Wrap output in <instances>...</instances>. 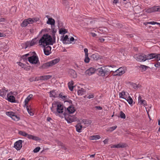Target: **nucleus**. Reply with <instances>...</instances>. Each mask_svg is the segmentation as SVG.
I'll return each mask as SVG.
<instances>
[{"instance_id":"obj_5","label":"nucleus","mask_w":160,"mask_h":160,"mask_svg":"<svg viewBox=\"0 0 160 160\" xmlns=\"http://www.w3.org/2000/svg\"><path fill=\"white\" fill-rule=\"evenodd\" d=\"M126 70V67H122L115 71L111 70L110 72H113L115 73L113 76H121L125 72Z\"/></svg>"},{"instance_id":"obj_55","label":"nucleus","mask_w":160,"mask_h":160,"mask_svg":"<svg viewBox=\"0 0 160 160\" xmlns=\"http://www.w3.org/2000/svg\"><path fill=\"white\" fill-rule=\"evenodd\" d=\"M94 97V95L93 94L89 95L87 97V98L88 99H91L93 98Z\"/></svg>"},{"instance_id":"obj_50","label":"nucleus","mask_w":160,"mask_h":160,"mask_svg":"<svg viewBox=\"0 0 160 160\" xmlns=\"http://www.w3.org/2000/svg\"><path fill=\"white\" fill-rule=\"evenodd\" d=\"M85 69L86 68L84 66L82 65H79V68L78 70L79 71L80 70H85Z\"/></svg>"},{"instance_id":"obj_48","label":"nucleus","mask_w":160,"mask_h":160,"mask_svg":"<svg viewBox=\"0 0 160 160\" xmlns=\"http://www.w3.org/2000/svg\"><path fill=\"white\" fill-rule=\"evenodd\" d=\"M90 61V59L88 57V55L87 56H85V58L84 60V61L86 63H88Z\"/></svg>"},{"instance_id":"obj_40","label":"nucleus","mask_w":160,"mask_h":160,"mask_svg":"<svg viewBox=\"0 0 160 160\" xmlns=\"http://www.w3.org/2000/svg\"><path fill=\"white\" fill-rule=\"evenodd\" d=\"M58 97L62 98L63 100H65L67 98V96L63 95V93H61L59 94Z\"/></svg>"},{"instance_id":"obj_8","label":"nucleus","mask_w":160,"mask_h":160,"mask_svg":"<svg viewBox=\"0 0 160 160\" xmlns=\"http://www.w3.org/2000/svg\"><path fill=\"white\" fill-rule=\"evenodd\" d=\"M22 141L19 140L16 141L14 144V147L17 150H20L22 147Z\"/></svg>"},{"instance_id":"obj_57","label":"nucleus","mask_w":160,"mask_h":160,"mask_svg":"<svg viewBox=\"0 0 160 160\" xmlns=\"http://www.w3.org/2000/svg\"><path fill=\"white\" fill-rule=\"evenodd\" d=\"M84 52L85 53V56H87V55H88V49H87L86 48H85L84 49Z\"/></svg>"},{"instance_id":"obj_13","label":"nucleus","mask_w":160,"mask_h":160,"mask_svg":"<svg viewBox=\"0 0 160 160\" xmlns=\"http://www.w3.org/2000/svg\"><path fill=\"white\" fill-rule=\"evenodd\" d=\"M138 103L140 105H143V106H147L146 101L144 99H142L141 96L139 95L138 97Z\"/></svg>"},{"instance_id":"obj_19","label":"nucleus","mask_w":160,"mask_h":160,"mask_svg":"<svg viewBox=\"0 0 160 160\" xmlns=\"http://www.w3.org/2000/svg\"><path fill=\"white\" fill-rule=\"evenodd\" d=\"M63 38H62L63 42L66 44L70 43L69 39L68 36L67 35H66L64 37V35L62 36Z\"/></svg>"},{"instance_id":"obj_45","label":"nucleus","mask_w":160,"mask_h":160,"mask_svg":"<svg viewBox=\"0 0 160 160\" xmlns=\"http://www.w3.org/2000/svg\"><path fill=\"white\" fill-rule=\"evenodd\" d=\"M11 10H12V13L14 14L16 11L17 7L15 6H12L11 8Z\"/></svg>"},{"instance_id":"obj_7","label":"nucleus","mask_w":160,"mask_h":160,"mask_svg":"<svg viewBox=\"0 0 160 160\" xmlns=\"http://www.w3.org/2000/svg\"><path fill=\"white\" fill-rule=\"evenodd\" d=\"M28 61L32 64H36L39 62L38 57L34 55L28 57Z\"/></svg>"},{"instance_id":"obj_24","label":"nucleus","mask_w":160,"mask_h":160,"mask_svg":"<svg viewBox=\"0 0 160 160\" xmlns=\"http://www.w3.org/2000/svg\"><path fill=\"white\" fill-rule=\"evenodd\" d=\"M67 110L68 111L69 113H73L76 111L75 108L72 106H70L68 107Z\"/></svg>"},{"instance_id":"obj_4","label":"nucleus","mask_w":160,"mask_h":160,"mask_svg":"<svg viewBox=\"0 0 160 160\" xmlns=\"http://www.w3.org/2000/svg\"><path fill=\"white\" fill-rule=\"evenodd\" d=\"M98 75L103 77L109 75L111 72L110 70L106 67L99 68L98 69Z\"/></svg>"},{"instance_id":"obj_44","label":"nucleus","mask_w":160,"mask_h":160,"mask_svg":"<svg viewBox=\"0 0 160 160\" xmlns=\"http://www.w3.org/2000/svg\"><path fill=\"white\" fill-rule=\"evenodd\" d=\"M120 117L122 118L125 119L126 118V115L122 111L120 112Z\"/></svg>"},{"instance_id":"obj_58","label":"nucleus","mask_w":160,"mask_h":160,"mask_svg":"<svg viewBox=\"0 0 160 160\" xmlns=\"http://www.w3.org/2000/svg\"><path fill=\"white\" fill-rule=\"evenodd\" d=\"M79 66L76 63L74 65V68L75 69L78 70L79 68Z\"/></svg>"},{"instance_id":"obj_21","label":"nucleus","mask_w":160,"mask_h":160,"mask_svg":"<svg viewBox=\"0 0 160 160\" xmlns=\"http://www.w3.org/2000/svg\"><path fill=\"white\" fill-rule=\"evenodd\" d=\"M52 76L50 75L41 76L38 77L39 80H47L50 79Z\"/></svg>"},{"instance_id":"obj_17","label":"nucleus","mask_w":160,"mask_h":160,"mask_svg":"<svg viewBox=\"0 0 160 160\" xmlns=\"http://www.w3.org/2000/svg\"><path fill=\"white\" fill-rule=\"evenodd\" d=\"M69 73L70 74L71 77L74 78H76L77 77V75L76 71L72 69L69 70Z\"/></svg>"},{"instance_id":"obj_15","label":"nucleus","mask_w":160,"mask_h":160,"mask_svg":"<svg viewBox=\"0 0 160 160\" xmlns=\"http://www.w3.org/2000/svg\"><path fill=\"white\" fill-rule=\"evenodd\" d=\"M125 147V144L124 143H120L114 145H112L111 148H123Z\"/></svg>"},{"instance_id":"obj_10","label":"nucleus","mask_w":160,"mask_h":160,"mask_svg":"<svg viewBox=\"0 0 160 160\" xmlns=\"http://www.w3.org/2000/svg\"><path fill=\"white\" fill-rule=\"evenodd\" d=\"M32 20L31 18L25 19L21 23V26L22 27H26L29 24H32Z\"/></svg>"},{"instance_id":"obj_61","label":"nucleus","mask_w":160,"mask_h":160,"mask_svg":"<svg viewBox=\"0 0 160 160\" xmlns=\"http://www.w3.org/2000/svg\"><path fill=\"white\" fill-rule=\"evenodd\" d=\"M99 40L101 42H102L104 41L105 39L104 38H102L101 37H100L99 38Z\"/></svg>"},{"instance_id":"obj_39","label":"nucleus","mask_w":160,"mask_h":160,"mask_svg":"<svg viewBox=\"0 0 160 160\" xmlns=\"http://www.w3.org/2000/svg\"><path fill=\"white\" fill-rule=\"evenodd\" d=\"M117 127L116 125H115L112 127H111L108 129H106V131L107 132L110 131L111 132L114 130H115L117 128Z\"/></svg>"},{"instance_id":"obj_35","label":"nucleus","mask_w":160,"mask_h":160,"mask_svg":"<svg viewBox=\"0 0 160 160\" xmlns=\"http://www.w3.org/2000/svg\"><path fill=\"white\" fill-rule=\"evenodd\" d=\"M17 63L21 68H24L25 70H27L26 68L27 67V66L25 64H23L19 62H17Z\"/></svg>"},{"instance_id":"obj_49","label":"nucleus","mask_w":160,"mask_h":160,"mask_svg":"<svg viewBox=\"0 0 160 160\" xmlns=\"http://www.w3.org/2000/svg\"><path fill=\"white\" fill-rule=\"evenodd\" d=\"M41 148L39 147H38L35 148L33 150V152L34 153H37L40 150Z\"/></svg>"},{"instance_id":"obj_2","label":"nucleus","mask_w":160,"mask_h":160,"mask_svg":"<svg viewBox=\"0 0 160 160\" xmlns=\"http://www.w3.org/2000/svg\"><path fill=\"white\" fill-rule=\"evenodd\" d=\"M51 110L56 115L59 113H62L64 111V106L60 102L54 101L52 103Z\"/></svg>"},{"instance_id":"obj_51","label":"nucleus","mask_w":160,"mask_h":160,"mask_svg":"<svg viewBox=\"0 0 160 160\" xmlns=\"http://www.w3.org/2000/svg\"><path fill=\"white\" fill-rule=\"evenodd\" d=\"M147 24H152V25H155V24H158V22H155L154 21L152 22H147Z\"/></svg>"},{"instance_id":"obj_46","label":"nucleus","mask_w":160,"mask_h":160,"mask_svg":"<svg viewBox=\"0 0 160 160\" xmlns=\"http://www.w3.org/2000/svg\"><path fill=\"white\" fill-rule=\"evenodd\" d=\"M29 80L30 82H32L33 81H37L39 80V78H34V77L31 78L29 79Z\"/></svg>"},{"instance_id":"obj_27","label":"nucleus","mask_w":160,"mask_h":160,"mask_svg":"<svg viewBox=\"0 0 160 160\" xmlns=\"http://www.w3.org/2000/svg\"><path fill=\"white\" fill-rule=\"evenodd\" d=\"M154 55V53H151L150 54H148L147 55H146L147 60H151V59L154 58L155 57Z\"/></svg>"},{"instance_id":"obj_54","label":"nucleus","mask_w":160,"mask_h":160,"mask_svg":"<svg viewBox=\"0 0 160 160\" xmlns=\"http://www.w3.org/2000/svg\"><path fill=\"white\" fill-rule=\"evenodd\" d=\"M119 98H122L123 99H125V98H126V97L125 96H124L123 95V94L121 92L119 93Z\"/></svg>"},{"instance_id":"obj_60","label":"nucleus","mask_w":160,"mask_h":160,"mask_svg":"<svg viewBox=\"0 0 160 160\" xmlns=\"http://www.w3.org/2000/svg\"><path fill=\"white\" fill-rule=\"evenodd\" d=\"M7 99L9 102H10V93L8 94L7 95Z\"/></svg>"},{"instance_id":"obj_25","label":"nucleus","mask_w":160,"mask_h":160,"mask_svg":"<svg viewBox=\"0 0 160 160\" xmlns=\"http://www.w3.org/2000/svg\"><path fill=\"white\" fill-rule=\"evenodd\" d=\"M33 95L32 94H29L27 98L25 99L24 102L25 103V106L28 103V102L30 100V99L32 97Z\"/></svg>"},{"instance_id":"obj_6","label":"nucleus","mask_w":160,"mask_h":160,"mask_svg":"<svg viewBox=\"0 0 160 160\" xmlns=\"http://www.w3.org/2000/svg\"><path fill=\"white\" fill-rule=\"evenodd\" d=\"M146 57V55L142 53L135 55L134 58L138 62H143L147 60Z\"/></svg>"},{"instance_id":"obj_1","label":"nucleus","mask_w":160,"mask_h":160,"mask_svg":"<svg viewBox=\"0 0 160 160\" xmlns=\"http://www.w3.org/2000/svg\"><path fill=\"white\" fill-rule=\"evenodd\" d=\"M55 43V40L48 34H44L38 41L39 45L42 47H46L48 45H52Z\"/></svg>"},{"instance_id":"obj_30","label":"nucleus","mask_w":160,"mask_h":160,"mask_svg":"<svg viewBox=\"0 0 160 160\" xmlns=\"http://www.w3.org/2000/svg\"><path fill=\"white\" fill-rule=\"evenodd\" d=\"M68 88H69V90L71 91H73V87H74L73 86V81H71L69 82L68 83Z\"/></svg>"},{"instance_id":"obj_43","label":"nucleus","mask_w":160,"mask_h":160,"mask_svg":"<svg viewBox=\"0 0 160 160\" xmlns=\"http://www.w3.org/2000/svg\"><path fill=\"white\" fill-rule=\"evenodd\" d=\"M55 92L53 91H51L50 92V97H51L55 98Z\"/></svg>"},{"instance_id":"obj_47","label":"nucleus","mask_w":160,"mask_h":160,"mask_svg":"<svg viewBox=\"0 0 160 160\" xmlns=\"http://www.w3.org/2000/svg\"><path fill=\"white\" fill-rule=\"evenodd\" d=\"M56 30H55L54 29H53L52 30V35L53 37V39L55 40L56 37H55V33Z\"/></svg>"},{"instance_id":"obj_14","label":"nucleus","mask_w":160,"mask_h":160,"mask_svg":"<svg viewBox=\"0 0 160 160\" xmlns=\"http://www.w3.org/2000/svg\"><path fill=\"white\" fill-rule=\"evenodd\" d=\"M65 118L67 121L68 123H69L74 122V119L71 116H67V115H66L65 116Z\"/></svg>"},{"instance_id":"obj_59","label":"nucleus","mask_w":160,"mask_h":160,"mask_svg":"<svg viewBox=\"0 0 160 160\" xmlns=\"http://www.w3.org/2000/svg\"><path fill=\"white\" fill-rule=\"evenodd\" d=\"M153 12H156V9L157 8V6H153L152 7Z\"/></svg>"},{"instance_id":"obj_42","label":"nucleus","mask_w":160,"mask_h":160,"mask_svg":"<svg viewBox=\"0 0 160 160\" xmlns=\"http://www.w3.org/2000/svg\"><path fill=\"white\" fill-rule=\"evenodd\" d=\"M18 134L22 136L26 137L27 135V133L23 131H20L18 132Z\"/></svg>"},{"instance_id":"obj_22","label":"nucleus","mask_w":160,"mask_h":160,"mask_svg":"<svg viewBox=\"0 0 160 160\" xmlns=\"http://www.w3.org/2000/svg\"><path fill=\"white\" fill-rule=\"evenodd\" d=\"M38 41L39 40L37 38H34V39H32L30 42L29 45L30 46H32L38 43Z\"/></svg>"},{"instance_id":"obj_26","label":"nucleus","mask_w":160,"mask_h":160,"mask_svg":"<svg viewBox=\"0 0 160 160\" xmlns=\"http://www.w3.org/2000/svg\"><path fill=\"white\" fill-rule=\"evenodd\" d=\"M48 24H50L51 25H54L55 23V20L52 18H48V21L47 22Z\"/></svg>"},{"instance_id":"obj_56","label":"nucleus","mask_w":160,"mask_h":160,"mask_svg":"<svg viewBox=\"0 0 160 160\" xmlns=\"http://www.w3.org/2000/svg\"><path fill=\"white\" fill-rule=\"evenodd\" d=\"M154 66L156 68H159L160 67V62H158L157 63L155 64Z\"/></svg>"},{"instance_id":"obj_3","label":"nucleus","mask_w":160,"mask_h":160,"mask_svg":"<svg viewBox=\"0 0 160 160\" xmlns=\"http://www.w3.org/2000/svg\"><path fill=\"white\" fill-rule=\"evenodd\" d=\"M59 61V58H56L48 62L44 63L41 67H40L39 68L42 69L48 68L50 67H52L57 64Z\"/></svg>"},{"instance_id":"obj_16","label":"nucleus","mask_w":160,"mask_h":160,"mask_svg":"<svg viewBox=\"0 0 160 160\" xmlns=\"http://www.w3.org/2000/svg\"><path fill=\"white\" fill-rule=\"evenodd\" d=\"M79 122H80L81 123H83L84 124H85L86 125H89L91 123V121L85 119H81Z\"/></svg>"},{"instance_id":"obj_64","label":"nucleus","mask_w":160,"mask_h":160,"mask_svg":"<svg viewBox=\"0 0 160 160\" xmlns=\"http://www.w3.org/2000/svg\"><path fill=\"white\" fill-rule=\"evenodd\" d=\"M160 6H157V8L156 9V12H160Z\"/></svg>"},{"instance_id":"obj_41","label":"nucleus","mask_w":160,"mask_h":160,"mask_svg":"<svg viewBox=\"0 0 160 160\" xmlns=\"http://www.w3.org/2000/svg\"><path fill=\"white\" fill-rule=\"evenodd\" d=\"M154 58L155 60L159 61L160 60V54H158L157 53H154Z\"/></svg>"},{"instance_id":"obj_37","label":"nucleus","mask_w":160,"mask_h":160,"mask_svg":"<svg viewBox=\"0 0 160 160\" xmlns=\"http://www.w3.org/2000/svg\"><path fill=\"white\" fill-rule=\"evenodd\" d=\"M67 32V30L65 28H61L60 29L59 31V34H64L66 33Z\"/></svg>"},{"instance_id":"obj_53","label":"nucleus","mask_w":160,"mask_h":160,"mask_svg":"<svg viewBox=\"0 0 160 160\" xmlns=\"http://www.w3.org/2000/svg\"><path fill=\"white\" fill-rule=\"evenodd\" d=\"M146 12L148 13H151L153 12L152 10V8H150L146 10Z\"/></svg>"},{"instance_id":"obj_12","label":"nucleus","mask_w":160,"mask_h":160,"mask_svg":"<svg viewBox=\"0 0 160 160\" xmlns=\"http://www.w3.org/2000/svg\"><path fill=\"white\" fill-rule=\"evenodd\" d=\"M96 69L93 68H91L88 70H86L85 72V73L86 75L90 76L94 73L95 72Z\"/></svg>"},{"instance_id":"obj_34","label":"nucleus","mask_w":160,"mask_h":160,"mask_svg":"<svg viewBox=\"0 0 160 160\" xmlns=\"http://www.w3.org/2000/svg\"><path fill=\"white\" fill-rule=\"evenodd\" d=\"M26 108L27 110L30 115L31 116H33L34 115V113L32 112V110L30 107V106H26Z\"/></svg>"},{"instance_id":"obj_28","label":"nucleus","mask_w":160,"mask_h":160,"mask_svg":"<svg viewBox=\"0 0 160 160\" xmlns=\"http://www.w3.org/2000/svg\"><path fill=\"white\" fill-rule=\"evenodd\" d=\"M86 91L85 89L82 88H79L78 91V94L79 95H82L84 94Z\"/></svg>"},{"instance_id":"obj_52","label":"nucleus","mask_w":160,"mask_h":160,"mask_svg":"<svg viewBox=\"0 0 160 160\" xmlns=\"http://www.w3.org/2000/svg\"><path fill=\"white\" fill-rule=\"evenodd\" d=\"M31 19L32 20V24L34 22H36L37 21H38L39 20V19L38 18H31Z\"/></svg>"},{"instance_id":"obj_62","label":"nucleus","mask_w":160,"mask_h":160,"mask_svg":"<svg viewBox=\"0 0 160 160\" xmlns=\"http://www.w3.org/2000/svg\"><path fill=\"white\" fill-rule=\"evenodd\" d=\"M108 139L107 138L105 139L103 141V142L105 144H107L108 142Z\"/></svg>"},{"instance_id":"obj_36","label":"nucleus","mask_w":160,"mask_h":160,"mask_svg":"<svg viewBox=\"0 0 160 160\" xmlns=\"http://www.w3.org/2000/svg\"><path fill=\"white\" fill-rule=\"evenodd\" d=\"M90 138V139L92 140H97L100 139V137L98 135H95L91 136Z\"/></svg>"},{"instance_id":"obj_18","label":"nucleus","mask_w":160,"mask_h":160,"mask_svg":"<svg viewBox=\"0 0 160 160\" xmlns=\"http://www.w3.org/2000/svg\"><path fill=\"white\" fill-rule=\"evenodd\" d=\"M75 127L76 128V130L78 132H82V129L83 127L80 122L78 123Z\"/></svg>"},{"instance_id":"obj_38","label":"nucleus","mask_w":160,"mask_h":160,"mask_svg":"<svg viewBox=\"0 0 160 160\" xmlns=\"http://www.w3.org/2000/svg\"><path fill=\"white\" fill-rule=\"evenodd\" d=\"M98 58V56L96 53L92 54L91 56V58L94 60H97Z\"/></svg>"},{"instance_id":"obj_20","label":"nucleus","mask_w":160,"mask_h":160,"mask_svg":"<svg viewBox=\"0 0 160 160\" xmlns=\"http://www.w3.org/2000/svg\"><path fill=\"white\" fill-rule=\"evenodd\" d=\"M7 91L8 90L5 89V88L0 90V96L3 97H5L7 93Z\"/></svg>"},{"instance_id":"obj_29","label":"nucleus","mask_w":160,"mask_h":160,"mask_svg":"<svg viewBox=\"0 0 160 160\" xmlns=\"http://www.w3.org/2000/svg\"><path fill=\"white\" fill-rule=\"evenodd\" d=\"M138 67L139 68L142 69V72L145 71L148 68H149L148 66L143 65H141L140 66H138Z\"/></svg>"},{"instance_id":"obj_9","label":"nucleus","mask_w":160,"mask_h":160,"mask_svg":"<svg viewBox=\"0 0 160 160\" xmlns=\"http://www.w3.org/2000/svg\"><path fill=\"white\" fill-rule=\"evenodd\" d=\"M11 118L16 121H18L20 119V117L18 115L17 112L11 111Z\"/></svg>"},{"instance_id":"obj_63","label":"nucleus","mask_w":160,"mask_h":160,"mask_svg":"<svg viewBox=\"0 0 160 160\" xmlns=\"http://www.w3.org/2000/svg\"><path fill=\"white\" fill-rule=\"evenodd\" d=\"M91 34L92 35V36L93 37H95L97 36V34L94 32H91Z\"/></svg>"},{"instance_id":"obj_33","label":"nucleus","mask_w":160,"mask_h":160,"mask_svg":"<svg viewBox=\"0 0 160 160\" xmlns=\"http://www.w3.org/2000/svg\"><path fill=\"white\" fill-rule=\"evenodd\" d=\"M125 99L128 102L129 104L131 105L132 103L133 100L130 96H129L128 97H126Z\"/></svg>"},{"instance_id":"obj_32","label":"nucleus","mask_w":160,"mask_h":160,"mask_svg":"<svg viewBox=\"0 0 160 160\" xmlns=\"http://www.w3.org/2000/svg\"><path fill=\"white\" fill-rule=\"evenodd\" d=\"M134 10L136 13H138L141 12V8L140 6H137L134 7Z\"/></svg>"},{"instance_id":"obj_31","label":"nucleus","mask_w":160,"mask_h":160,"mask_svg":"<svg viewBox=\"0 0 160 160\" xmlns=\"http://www.w3.org/2000/svg\"><path fill=\"white\" fill-rule=\"evenodd\" d=\"M12 92L11 91V102H18V100H16L15 97L13 96L12 95Z\"/></svg>"},{"instance_id":"obj_23","label":"nucleus","mask_w":160,"mask_h":160,"mask_svg":"<svg viewBox=\"0 0 160 160\" xmlns=\"http://www.w3.org/2000/svg\"><path fill=\"white\" fill-rule=\"evenodd\" d=\"M28 138L29 139H32L33 140L37 141L39 140V138L38 137L34 136L28 134L27 133L26 137Z\"/></svg>"},{"instance_id":"obj_11","label":"nucleus","mask_w":160,"mask_h":160,"mask_svg":"<svg viewBox=\"0 0 160 160\" xmlns=\"http://www.w3.org/2000/svg\"><path fill=\"white\" fill-rule=\"evenodd\" d=\"M44 48L43 51L44 54L47 56L49 55L52 53L51 47L50 46H48L46 47H43Z\"/></svg>"}]
</instances>
